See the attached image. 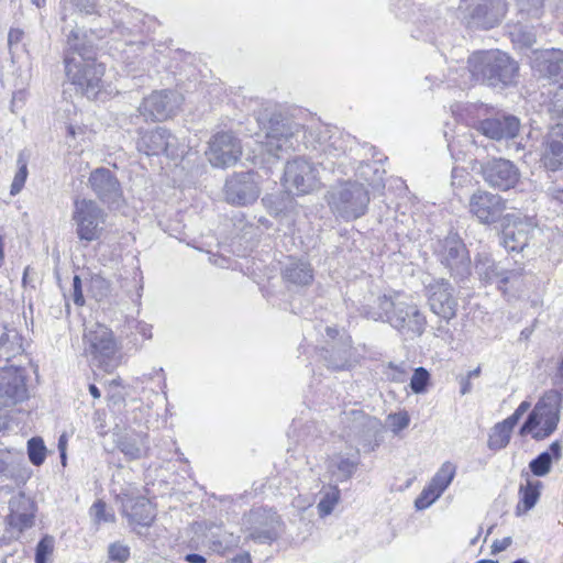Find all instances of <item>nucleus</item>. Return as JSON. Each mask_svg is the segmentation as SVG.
Masks as SVG:
<instances>
[{"label": "nucleus", "instance_id": "obj_1", "mask_svg": "<svg viewBox=\"0 0 563 563\" xmlns=\"http://www.w3.org/2000/svg\"><path fill=\"white\" fill-rule=\"evenodd\" d=\"M363 313L375 321H387L393 328L405 334L421 335L427 319L419 307L409 298L395 294L377 298V308H364Z\"/></svg>", "mask_w": 563, "mask_h": 563}, {"label": "nucleus", "instance_id": "obj_2", "mask_svg": "<svg viewBox=\"0 0 563 563\" xmlns=\"http://www.w3.org/2000/svg\"><path fill=\"white\" fill-rule=\"evenodd\" d=\"M472 75L488 86H508L518 75L517 63L506 53L496 51L474 53L468 59Z\"/></svg>", "mask_w": 563, "mask_h": 563}, {"label": "nucleus", "instance_id": "obj_3", "mask_svg": "<svg viewBox=\"0 0 563 563\" xmlns=\"http://www.w3.org/2000/svg\"><path fill=\"white\" fill-rule=\"evenodd\" d=\"M82 341L84 352L95 365L106 372L118 366L120 347L110 328L98 322L87 325Z\"/></svg>", "mask_w": 563, "mask_h": 563}, {"label": "nucleus", "instance_id": "obj_4", "mask_svg": "<svg viewBox=\"0 0 563 563\" xmlns=\"http://www.w3.org/2000/svg\"><path fill=\"white\" fill-rule=\"evenodd\" d=\"M327 199L332 212L344 220L364 216L369 203L367 189L357 181H342L332 186Z\"/></svg>", "mask_w": 563, "mask_h": 563}, {"label": "nucleus", "instance_id": "obj_5", "mask_svg": "<svg viewBox=\"0 0 563 563\" xmlns=\"http://www.w3.org/2000/svg\"><path fill=\"white\" fill-rule=\"evenodd\" d=\"M562 394L550 389L536 404L527 421L521 427V434L531 433L537 440L551 435L560 421Z\"/></svg>", "mask_w": 563, "mask_h": 563}, {"label": "nucleus", "instance_id": "obj_6", "mask_svg": "<svg viewBox=\"0 0 563 563\" xmlns=\"http://www.w3.org/2000/svg\"><path fill=\"white\" fill-rule=\"evenodd\" d=\"M65 68L67 78L88 99H100L108 95L102 81L104 67L93 59H85L82 55L66 57Z\"/></svg>", "mask_w": 563, "mask_h": 563}, {"label": "nucleus", "instance_id": "obj_7", "mask_svg": "<svg viewBox=\"0 0 563 563\" xmlns=\"http://www.w3.org/2000/svg\"><path fill=\"white\" fill-rule=\"evenodd\" d=\"M300 131L301 126L291 120L271 119L264 140L256 142L260 153L254 156V161L265 154L269 157L279 158L284 153L294 150L298 143L297 136Z\"/></svg>", "mask_w": 563, "mask_h": 563}, {"label": "nucleus", "instance_id": "obj_8", "mask_svg": "<svg viewBox=\"0 0 563 563\" xmlns=\"http://www.w3.org/2000/svg\"><path fill=\"white\" fill-rule=\"evenodd\" d=\"M104 210L91 199H76L71 219L80 241L92 242L101 236L106 222Z\"/></svg>", "mask_w": 563, "mask_h": 563}, {"label": "nucleus", "instance_id": "obj_9", "mask_svg": "<svg viewBox=\"0 0 563 563\" xmlns=\"http://www.w3.org/2000/svg\"><path fill=\"white\" fill-rule=\"evenodd\" d=\"M283 179L286 189L296 195L310 194L319 186L317 168L302 157L287 162Z\"/></svg>", "mask_w": 563, "mask_h": 563}, {"label": "nucleus", "instance_id": "obj_10", "mask_svg": "<svg viewBox=\"0 0 563 563\" xmlns=\"http://www.w3.org/2000/svg\"><path fill=\"white\" fill-rule=\"evenodd\" d=\"M440 262L452 275L464 278L471 273V260L465 244L456 235H449L435 249Z\"/></svg>", "mask_w": 563, "mask_h": 563}, {"label": "nucleus", "instance_id": "obj_11", "mask_svg": "<svg viewBox=\"0 0 563 563\" xmlns=\"http://www.w3.org/2000/svg\"><path fill=\"white\" fill-rule=\"evenodd\" d=\"M260 194V177L253 172L235 173L224 185L225 201L234 206L251 205Z\"/></svg>", "mask_w": 563, "mask_h": 563}, {"label": "nucleus", "instance_id": "obj_12", "mask_svg": "<svg viewBox=\"0 0 563 563\" xmlns=\"http://www.w3.org/2000/svg\"><path fill=\"white\" fill-rule=\"evenodd\" d=\"M242 154L240 141L231 132H219L209 141L206 156L214 167L225 168L234 165Z\"/></svg>", "mask_w": 563, "mask_h": 563}, {"label": "nucleus", "instance_id": "obj_13", "mask_svg": "<svg viewBox=\"0 0 563 563\" xmlns=\"http://www.w3.org/2000/svg\"><path fill=\"white\" fill-rule=\"evenodd\" d=\"M181 102L179 93L172 90L154 91L144 98L139 112L145 120L163 121L173 117Z\"/></svg>", "mask_w": 563, "mask_h": 563}, {"label": "nucleus", "instance_id": "obj_14", "mask_svg": "<svg viewBox=\"0 0 563 563\" xmlns=\"http://www.w3.org/2000/svg\"><path fill=\"white\" fill-rule=\"evenodd\" d=\"M506 200L497 194L485 190L475 191L468 200V210L478 222L492 224L501 219Z\"/></svg>", "mask_w": 563, "mask_h": 563}, {"label": "nucleus", "instance_id": "obj_15", "mask_svg": "<svg viewBox=\"0 0 563 563\" xmlns=\"http://www.w3.org/2000/svg\"><path fill=\"white\" fill-rule=\"evenodd\" d=\"M247 521L251 523L250 538L258 543H272L282 532L283 522L273 510L254 509Z\"/></svg>", "mask_w": 563, "mask_h": 563}, {"label": "nucleus", "instance_id": "obj_16", "mask_svg": "<svg viewBox=\"0 0 563 563\" xmlns=\"http://www.w3.org/2000/svg\"><path fill=\"white\" fill-rule=\"evenodd\" d=\"M482 175L490 187L504 191L514 188L520 179L518 167L505 158H494L485 163Z\"/></svg>", "mask_w": 563, "mask_h": 563}, {"label": "nucleus", "instance_id": "obj_17", "mask_svg": "<svg viewBox=\"0 0 563 563\" xmlns=\"http://www.w3.org/2000/svg\"><path fill=\"white\" fill-rule=\"evenodd\" d=\"M427 296L430 309L439 317L450 320L455 317L457 301L453 296V288L445 279H434L427 286Z\"/></svg>", "mask_w": 563, "mask_h": 563}, {"label": "nucleus", "instance_id": "obj_18", "mask_svg": "<svg viewBox=\"0 0 563 563\" xmlns=\"http://www.w3.org/2000/svg\"><path fill=\"white\" fill-rule=\"evenodd\" d=\"M27 397L23 372L7 367L0 373V409L13 406Z\"/></svg>", "mask_w": 563, "mask_h": 563}, {"label": "nucleus", "instance_id": "obj_19", "mask_svg": "<svg viewBox=\"0 0 563 563\" xmlns=\"http://www.w3.org/2000/svg\"><path fill=\"white\" fill-rule=\"evenodd\" d=\"M137 150L148 156L164 153L174 157L178 154L176 137L164 128L143 132L137 141Z\"/></svg>", "mask_w": 563, "mask_h": 563}, {"label": "nucleus", "instance_id": "obj_20", "mask_svg": "<svg viewBox=\"0 0 563 563\" xmlns=\"http://www.w3.org/2000/svg\"><path fill=\"white\" fill-rule=\"evenodd\" d=\"M540 162L551 172L563 167V125H553L543 136L540 147Z\"/></svg>", "mask_w": 563, "mask_h": 563}, {"label": "nucleus", "instance_id": "obj_21", "mask_svg": "<svg viewBox=\"0 0 563 563\" xmlns=\"http://www.w3.org/2000/svg\"><path fill=\"white\" fill-rule=\"evenodd\" d=\"M88 183L92 191L104 203H118L122 197L120 183L108 168L100 167L91 172Z\"/></svg>", "mask_w": 563, "mask_h": 563}, {"label": "nucleus", "instance_id": "obj_22", "mask_svg": "<svg viewBox=\"0 0 563 563\" xmlns=\"http://www.w3.org/2000/svg\"><path fill=\"white\" fill-rule=\"evenodd\" d=\"M504 220L501 244L508 252L522 251L528 245L531 225L514 214H507Z\"/></svg>", "mask_w": 563, "mask_h": 563}, {"label": "nucleus", "instance_id": "obj_23", "mask_svg": "<svg viewBox=\"0 0 563 563\" xmlns=\"http://www.w3.org/2000/svg\"><path fill=\"white\" fill-rule=\"evenodd\" d=\"M122 507L133 530L139 534H142V528L151 527L156 517L154 506L144 497H128L123 500Z\"/></svg>", "mask_w": 563, "mask_h": 563}, {"label": "nucleus", "instance_id": "obj_24", "mask_svg": "<svg viewBox=\"0 0 563 563\" xmlns=\"http://www.w3.org/2000/svg\"><path fill=\"white\" fill-rule=\"evenodd\" d=\"M9 509L7 521L12 529L23 532L33 527L36 508L31 498L24 494L14 495L9 501Z\"/></svg>", "mask_w": 563, "mask_h": 563}, {"label": "nucleus", "instance_id": "obj_25", "mask_svg": "<svg viewBox=\"0 0 563 563\" xmlns=\"http://www.w3.org/2000/svg\"><path fill=\"white\" fill-rule=\"evenodd\" d=\"M530 60L539 76L553 79L563 78V51L556 48L533 51Z\"/></svg>", "mask_w": 563, "mask_h": 563}, {"label": "nucleus", "instance_id": "obj_26", "mask_svg": "<svg viewBox=\"0 0 563 563\" xmlns=\"http://www.w3.org/2000/svg\"><path fill=\"white\" fill-rule=\"evenodd\" d=\"M312 144L313 148L319 150L329 158H339L345 154L352 140L339 130H330L328 126L320 128L318 135Z\"/></svg>", "mask_w": 563, "mask_h": 563}, {"label": "nucleus", "instance_id": "obj_27", "mask_svg": "<svg viewBox=\"0 0 563 563\" xmlns=\"http://www.w3.org/2000/svg\"><path fill=\"white\" fill-rule=\"evenodd\" d=\"M498 279L497 289L508 300L520 298L529 290L532 276L525 273L522 267L506 268L504 274Z\"/></svg>", "mask_w": 563, "mask_h": 563}, {"label": "nucleus", "instance_id": "obj_28", "mask_svg": "<svg viewBox=\"0 0 563 563\" xmlns=\"http://www.w3.org/2000/svg\"><path fill=\"white\" fill-rule=\"evenodd\" d=\"M505 12V3L501 0H481L471 14L470 24L486 30L492 29L500 22Z\"/></svg>", "mask_w": 563, "mask_h": 563}, {"label": "nucleus", "instance_id": "obj_29", "mask_svg": "<svg viewBox=\"0 0 563 563\" xmlns=\"http://www.w3.org/2000/svg\"><path fill=\"white\" fill-rule=\"evenodd\" d=\"M520 121L515 115H500L483 120L479 123L481 132L492 140H508L517 136Z\"/></svg>", "mask_w": 563, "mask_h": 563}, {"label": "nucleus", "instance_id": "obj_30", "mask_svg": "<svg viewBox=\"0 0 563 563\" xmlns=\"http://www.w3.org/2000/svg\"><path fill=\"white\" fill-rule=\"evenodd\" d=\"M283 276L286 282L296 286H307L313 280V269L311 265L302 260L291 258L286 264Z\"/></svg>", "mask_w": 563, "mask_h": 563}, {"label": "nucleus", "instance_id": "obj_31", "mask_svg": "<svg viewBox=\"0 0 563 563\" xmlns=\"http://www.w3.org/2000/svg\"><path fill=\"white\" fill-rule=\"evenodd\" d=\"M562 459V444L560 441L551 443L548 451L540 453L529 463L530 471L533 475L542 477L551 472L552 462Z\"/></svg>", "mask_w": 563, "mask_h": 563}, {"label": "nucleus", "instance_id": "obj_32", "mask_svg": "<svg viewBox=\"0 0 563 563\" xmlns=\"http://www.w3.org/2000/svg\"><path fill=\"white\" fill-rule=\"evenodd\" d=\"M21 336L14 329L0 325V358L9 361L12 356L21 353Z\"/></svg>", "mask_w": 563, "mask_h": 563}, {"label": "nucleus", "instance_id": "obj_33", "mask_svg": "<svg viewBox=\"0 0 563 563\" xmlns=\"http://www.w3.org/2000/svg\"><path fill=\"white\" fill-rule=\"evenodd\" d=\"M542 483L539 481H527L526 485L519 488L520 501L517 506V512H527L532 509L539 500Z\"/></svg>", "mask_w": 563, "mask_h": 563}, {"label": "nucleus", "instance_id": "obj_34", "mask_svg": "<svg viewBox=\"0 0 563 563\" xmlns=\"http://www.w3.org/2000/svg\"><path fill=\"white\" fill-rule=\"evenodd\" d=\"M475 269L482 279L497 286L498 279L501 278L500 275L504 274L506 268L501 267L499 264H496L488 256H484L476 262Z\"/></svg>", "mask_w": 563, "mask_h": 563}, {"label": "nucleus", "instance_id": "obj_35", "mask_svg": "<svg viewBox=\"0 0 563 563\" xmlns=\"http://www.w3.org/2000/svg\"><path fill=\"white\" fill-rule=\"evenodd\" d=\"M356 468V463L341 454L333 455L329 461V470L339 479H349Z\"/></svg>", "mask_w": 563, "mask_h": 563}, {"label": "nucleus", "instance_id": "obj_36", "mask_svg": "<svg viewBox=\"0 0 563 563\" xmlns=\"http://www.w3.org/2000/svg\"><path fill=\"white\" fill-rule=\"evenodd\" d=\"M456 474V466L452 462H444L434 476L431 478L430 483L437 487L442 494L450 486L454 476Z\"/></svg>", "mask_w": 563, "mask_h": 563}, {"label": "nucleus", "instance_id": "obj_37", "mask_svg": "<svg viewBox=\"0 0 563 563\" xmlns=\"http://www.w3.org/2000/svg\"><path fill=\"white\" fill-rule=\"evenodd\" d=\"M340 500V489L336 486H329L322 490V497L318 503L320 517L329 516Z\"/></svg>", "mask_w": 563, "mask_h": 563}, {"label": "nucleus", "instance_id": "obj_38", "mask_svg": "<svg viewBox=\"0 0 563 563\" xmlns=\"http://www.w3.org/2000/svg\"><path fill=\"white\" fill-rule=\"evenodd\" d=\"M118 448L130 460L140 459L143 454L140 435H125L120 438L118 441Z\"/></svg>", "mask_w": 563, "mask_h": 563}, {"label": "nucleus", "instance_id": "obj_39", "mask_svg": "<svg viewBox=\"0 0 563 563\" xmlns=\"http://www.w3.org/2000/svg\"><path fill=\"white\" fill-rule=\"evenodd\" d=\"M511 432L499 422L494 426L488 438V448L494 451L506 448L510 441Z\"/></svg>", "mask_w": 563, "mask_h": 563}, {"label": "nucleus", "instance_id": "obj_40", "mask_svg": "<svg viewBox=\"0 0 563 563\" xmlns=\"http://www.w3.org/2000/svg\"><path fill=\"white\" fill-rule=\"evenodd\" d=\"M27 454L31 463L40 466L46 457V446L41 438L34 437L27 441Z\"/></svg>", "mask_w": 563, "mask_h": 563}, {"label": "nucleus", "instance_id": "obj_41", "mask_svg": "<svg viewBox=\"0 0 563 563\" xmlns=\"http://www.w3.org/2000/svg\"><path fill=\"white\" fill-rule=\"evenodd\" d=\"M89 290L98 301H101L111 294V283L99 274L92 275Z\"/></svg>", "mask_w": 563, "mask_h": 563}, {"label": "nucleus", "instance_id": "obj_42", "mask_svg": "<svg viewBox=\"0 0 563 563\" xmlns=\"http://www.w3.org/2000/svg\"><path fill=\"white\" fill-rule=\"evenodd\" d=\"M442 493L429 483L420 493L415 501L418 510H423L430 507L437 499L441 497Z\"/></svg>", "mask_w": 563, "mask_h": 563}, {"label": "nucleus", "instance_id": "obj_43", "mask_svg": "<svg viewBox=\"0 0 563 563\" xmlns=\"http://www.w3.org/2000/svg\"><path fill=\"white\" fill-rule=\"evenodd\" d=\"M18 164V172L14 175L13 181L11 184L10 194L12 196L18 195L22 188L24 187V184L27 178V164L26 161L20 155L16 161Z\"/></svg>", "mask_w": 563, "mask_h": 563}, {"label": "nucleus", "instance_id": "obj_44", "mask_svg": "<svg viewBox=\"0 0 563 563\" xmlns=\"http://www.w3.org/2000/svg\"><path fill=\"white\" fill-rule=\"evenodd\" d=\"M430 380L429 372L423 367H418L415 369L411 379H410V388L415 394H422L427 390V386Z\"/></svg>", "mask_w": 563, "mask_h": 563}, {"label": "nucleus", "instance_id": "obj_45", "mask_svg": "<svg viewBox=\"0 0 563 563\" xmlns=\"http://www.w3.org/2000/svg\"><path fill=\"white\" fill-rule=\"evenodd\" d=\"M54 538L45 536L36 547L35 563H47V558L53 554Z\"/></svg>", "mask_w": 563, "mask_h": 563}, {"label": "nucleus", "instance_id": "obj_46", "mask_svg": "<svg viewBox=\"0 0 563 563\" xmlns=\"http://www.w3.org/2000/svg\"><path fill=\"white\" fill-rule=\"evenodd\" d=\"M386 421L391 432L397 434L409 426L410 417L406 411H400L388 415Z\"/></svg>", "mask_w": 563, "mask_h": 563}, {"label": "nucleus", "instance_id": "obj_47", "mask_svg": "<svg viewBox=\"0 0 563 563\" xmlns=\"http://www.w3.org/2000/svg\"><path fill=\"white\" fill-rule=\"evenodd\" d=\"M90 515L97 525L114 521V515L106 511V504L102 500L93 503Z\"/></svg>", "mask_w": 563, "mask_h": 563}, {"label": "nucleus", "instance_id": "obj_48", "mask_svg": "<svg viewBox=\"0 0 563 563\" xmlns=\"http://www.w3.org/2000/svg\"><path fill=\"white\" fill-rule=\"evenodd\" d=\"M385 375L391 382L404 383L408 375V368L405 363H389L386 367Z\"/></svg>", "mask_w": 563, "mask_h": 563}, {"label": "nucleus", "instance_id": "obj_49", "mask_svg": "<svg viewBox=\"0 0 563 563\" xmlns=\"http://www.w3.org/2000/svg\"><path fill=\"white\" fill-rule=\"evenodd\" d=\"M109 559L117 563H124L130 556V549L128 545L114 542L109 547Z\"/></svg>", "mask_w": 563, "mask_h": 563}, {"label": "nucleus", "instance_id": "obj_50", "mask_svg": "<svg viewBox=\"0 0 563 563\" xmlns=\"http://www.w3.org/2000/svg\"><path fill=\"white\" fill-rule=\"evenodd\" d=\"M520 12L530 16H539L543 7V0H517Z\"/></svg>", "mask_w": 563, "mask_h": 563}, {"label": "nucleus", "instance_id": "obj_51", "mask_svg": "<svg viewBox=\"0 0 563 563\" xmlns=\"http://www.w3.org/2000/svg\"><path fill=\"white\" fill-rule=\"evenodd\" d=\"M349 357L350 355L347 350L333 352L330 358H327V365L332 369H343L349 364Z\"/></svg>", "mask_w": 563, "mask_h": 563}, {"label": "nucleus", "instance_id": "obj_52", "mask_svg": "<svg viewBox=\"0 0 563 563\" xmlns=\"http://www.w3.org/2000/svg\"><path fill=\"white\" fill-rule=\"evenodd\" d=\"M129 330H135L144 340H147L152 336V327L143 321L139 320H128Z\"/></svg>", "mask_w": 563, "mask_h": 563}, {"label": "nucleus", "instance_id": "obj_53", "mask_svg": "<svg viewBox=\"0 0 563 563\" xmlns=\"http://www.w3.org/2000/svg\"><path fill=\"white\" fill-rule=\"evenodd\" d=\"M73 289H74V302L77 306H82L85 302L82 290H81V279L79 276H75L73 279Z\"/></svg>", "mask_w": 563, "mask_h": 563}, {"label": "nucleus", "instance_id": "obj_54", "mask_svg": "<svg viewBox=\"0 0 563 563\" xmlns=\"http://www.w3.org/2000/svg\"><path fill=\"white\" fill-rule=\"evenodd\" d=\"M552 106L554 112L558 114H563V84L560 85L554 92Z\"/></svg>", "mask_w": 563, "mask_h": 563}, {"label": "nucleus", "instance_id": "obj_55", "mask_svg": "<svg viewBox=\"0 0 563 563\" xmlns=\"http://www.w3.org/2000/svg\"><path fill=\"white\" fill-rule=\"evenodd\" d=\"M70 3L77 7L80 11L92 13L96 7V0H69Z\"/></svg>", "mask_w": 563, "mask_h": 563}, {"label": "nucleus", "instance_id": "obj_56", "mask_svg": "<svg viewBox=\"0 0 563 563\" xmlns=\"http://www.w3.org/2000/svg\"><path fill=\"white\" fill-rule=\"evenodd\" d=\"M511 542L512 540L510 537L495 540L492 544V554H497L501 551H505L511 544Z\"/></svg>", "mask_w": 563, "mask_h": 563}, {"label": "nucleus", "instance_id": "obj_57", "mask_svg": "<svg viewBox=\"0 0 563 563\" xmlns=\"http://www.w3.org/2000/svg\"><path fill=\"white\" fill-rule=\"evenodd\" d=\"M0 474L5 477H11L10 465H9V456L5 453H0Z\"/></svg>", "mask_w": 563, "mask_h": 563}, {"label": "nucleus", "instance_id": "obj_58", "mask_svg": "<svg viewBox=\"0 0 563 563\" xmlns=\"http://www.w3.org/2000/svg\"><path fill=\"white\" fill-rule=\"evenodd\" d=\"M519 419L520 418L518 417V415H516L514 412L511 416H509L507 419H505L504 421H501L499 423L501 426H505V428H507L512 433L514 427L517 424Z\"/></svg>", "mask_w": 563, "mask_h": 563}, {"label": "nucleus", "instance_id": "obj_59", "mask_svg": "<svg viewBox=\"0 0 563 563\" xmlns=\"http://www.w3.org/2000/svg\"><path fill=\"white\" fill-rule=\"evenodd\" d=\"M23 32L20 30H11L8 35L9 45L16 44L21 41Z\"/></svg>", "mask_w": 563, "mask_h": 563}, {"label": "nucleus", "instance_id": "obj_60", "mask_svg": "<svg viewBox=\"0 0 563 563\" xmlns=\"http://www.w3.org/2000/svg\"><path fill=\"white\" fill-rule=\"evenodd\" d=\"M554 385H563V360L559 363L555 375L553 377Z\"/></svg>", "mask_w": 563, "mask_h": 563}, {"label": "nucleus", "instance_id": "obj_61", "mask_svg": "<svg viewBox=\"0 0 563 563\" xmlns=\"http://www.w3.org/2000/svg\"><path fill=\"white\" fill-rule=\"evenodd\" d=\"M460 384H461V394L462 395H466L472 390L471 379L467 378L466 376L461 378Z\"/></svg>", "mask_w": 563, "mask_h": 563}, {"label": "nucleus", "instance_id": "obj_62", "mask_svg": "<svg viewBox=\"0 0 563 563\" xmlns=\"http://www.w3.org/2000/svg\"><path fill=\"white\" fill-rule=\"evenodd\" d=\"M185 560L189 563H206V559L202 555L196 553L187 554Z\"/></svg>", "mask_w": 563, "mask_h": 563}, {"label": "nucleus", "instance_id": "obj_63", "mask_svg": "<svg viewBox=\"0 0 563 563\" xmlns=\"http://www.w3.org/2000/svg\"><path fill=\"white\" fill-rule=\"evenodd\" d=\"M531 407L529 401H522L519 407L515 410V413L518 415L519 418L522 417Z\"/></svg>", "mask_w": 563, "mask_h": 563}, {"label": "nucleus", "instance_id": "obj_64", "mask_svg": "<svg viewBox=\"0 0 563 563\" xmlns=\"http://www.w3.org/2000/svg\"><path fill=\"white\" fill-rule=\"evenodd\" d=\"M67 448V438L65 434H62L58 439V450L59 452H66Z\"/></svg>", "mask_w": 563, "mask_h": 563}]
</instances>
